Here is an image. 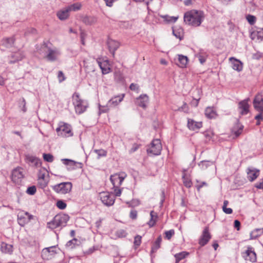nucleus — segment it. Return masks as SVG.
<instances>
[{
  "instance_id": "obj_51",
  "label": "nucleus",
  "mask_w": 263,
  "mask_h": 263,
  "mask_svg": "<svg viewBox=\"0 0 263 263\" xmlns=\"http://www.w3.org/2000/svg\"><path fill=\"white\" fill-rule=\"evenodd\" d=\"M243 126L242 125L239 127V129L237 130H233V132L234 133L236 137H238L241 133L242 130Z\"/></svg>"
},
{
  "instance_id": "obj_21",
  "label": "nucleus",
  "mask_w": 263,
  "mask_h": 263,
  "mask_svg": "<svg viewBox=\"0 0 263 263\" xmlns=\"http://www.w3.org/2000/svg\"><path fill=\"white\" fill-rule=\"evenodd\" d=\"M229 60L232 62V68L234 70L237 71H240L242 70V63L241 61L233 57L230 58Z\"/></svg>"
},
{
  "instance_id": "obj_42",
  "label": "nucleus",
  "mask_w": 263,
  "mask_h": 263,
  "mask_svg": "<svg viewBox=\"0 0 263 263\" xmlns=\"http://www.w3.org/2000/svg\"><path fill=\"white\" fill-rule=\"evenodd\" d=\"M182 179L183 180L184 185L187 187H190L192 185V182L191 180L187 178H186L185 175L183 176Z\"/></svg>"
},
{
  "instance_id": "obj_39",
  "label": "nucleus",
  "mask_w": 263,
  "mask_h": 263,
  "mask_svg": "<svg viewBox=\"0 0 263 263\" xmlns=\"http://www.w3.org/2000/svg\"><path fill=\"white\" fill-rule=\"evenodd\" d=\"M246 18L250 25H253L256 22V17L254 15L249 14L247 15Z\"/></svg>"
},
{
  "instance_id": "obj_15",
  "label": "nucleus",
  "mask_w": 263,
  "mask_h": 263,
  "mask_svg": "<svg viewBox=\"0 0 263 263\" xmlns=\"http://www.w3.org/2000/svg\"><path fill=\"white\" fill-rule=\"evenodd\" d=\"M249 100V99H245L240 101L238 104V108L241 115H246L249 112V105L248 103Z\"/></svg>"
},
{
  "instance_id": "obj_12",
  "label": "nucleus",
  "mask_w": 263,
  "mask_h": 263,
  "mask_svg": "<svg viewBox=\"0 0 263 263\" xmlns=\"http://www.w3.org/2000/svg\"><path fill=\"white\" fill-rule=\"evenodd\" d=\"M24 177L23 169L21 167H17L12 172V180L15 183H18Z\"/></svg>"
},
{
  "instance_id": "obj_58",
  "label": "nucleus",
  "mask_w": 263,
  "mask_h": 263,
  "mask_svg": "<svg viewBox=\"0 0 263 263\" xmlns=\"http://www.w3.org/2000/svg\"><path fill=\"white\" fill-rule=\"evenodd\" d=\"M115 195L116 196H120L121 194V190L118 188L114 187Z\"/></svg>"
},
{
  "instance_id": "obj_11",
  "label": "nucleus",
  "mask_w": 263,
  "mask_h": 263,
  "mask_svg": "<svg viewBox=\"0 0 263 263\" xmlns=\"http://www.w3.org/2000/svg\"><path fill=\"white\" fill-rule=\"evenodd\" d=\"M253 106L255 110L263 114V97L260 94L257 95L253 100Z\"/></svg>"
},
{
  "instance_id": "obj_52",
  "label": "nucleus",
  "mask_w": 263,
  "mask_h": 263,
  "mask_svg": "<svg viewBox=\"0 0 263 263\" xmlns=\"http://www.w3.org/2000/svg\"><path fill=\"white\" fill-rule=\"evenodd\" d=\"M117 234L119 237H123L126 236V233L124 230H120L117 232Z\"/></svg>"
},
{
  "instance_id": "obj_28",
  "label": "nucleus",
  "mask_w": 263,
  "mask_h": 263,
  "mask_svg": "<svg viewBox=\"0 0 263 263\" xmlns=\"http://www.w3.org/2000/svg\"><path fill=\"white\" fill-rule=\"evenodd\" d=\"M188 58L186 56L179 54L178 62L177 63V65L181 68H184L188 63Z\"/></svg>"
},
{
  "instance_id": "obj_19",
  "label": "nucleus",
  "mask_w": 263,
  "mask_h": 263,
  "mask_svg": "<svg viewBox=\"0 0 263 263\" xmlns=\"http://www.w3.org/2000/svg\"><path fill=\"white\" fill-rule=\"evenodd\" d=\"M107 45L110 52L114 56L115 51L120 46V43L115 40L109 39L108 40Z\"/></svg>"
},
{
  "instance_id": "obj_55",
  "label": "nucleus",
  "mask_w": 263,
  "mask_h": 263,
  "mask_svg": "<svg viewBox=\"0 0 263 263\" xmlns=\"http://www.w3.org/2000/svg\"><path fill=\"white\" fill-rule=\"evenodd\" d=\"M106 3V5L108 7H111L113 5V3L117 0H104Z\"/></svg>"
},
{
  "instance_id": "obj_17",
  "label": "nucleus",
  "mask_w": 263,
  "mask_h": 263,
  "mask_svg": "<svg viewBox=\"0 0 263 263\" xmlns=\"http://www.w3.org/2000/svg\"><path fill=\"white\" fill-rule=\"evenodd\" d=\"M148 100V97L146 95H141L137 98L136 104L143 108H145Z\"/></svg>"
},
{
  "instance_id": "obj_60",
  "label": "nucleus",
  "mask_w": 263,
  "mask_h": 263,
  "mask_svg": "<svg viewBox=\"0 0 263 263\" xmlns=\"http://www.w3.org/2000/svg\"><path fill=\"white\" fill-rule=\"evenodd\" d=\"M240 227V222L238 220L234 221V227L237 230H239Z\"/></svg>"
},
{
  "instance_id": "obj_6",
  "label": "nucleus",
  "mask_w": 263,
  "mask_h": 263,
  "mask_svg": "<svg viewBox=\"0 0 263 263\" xmlns=\"http://www.w3.org/2000/svg\"><path fill=\"white\" fill-rule=\"evenodd\" d=\"M72 183L69 182H62L54 186V190L62 194H65L70 192L72 189Z\"/></svg>"
},
{
  "instance_id": "obj_26",
  "label": "nucleus",
  "mask_w": 263,
  "mask_h": 263,
  "mask_svg": "<svg viewBox=\"0 0 263 263\" xmlns=\"http://www.w3.org/2000/svg\"><path fill=\"white\" fill-rule=\"evenodd\" d=\"M97 62L102 70L103 74H107L110 72V68H109L108 62L106 61L101 62L97 60Z\"/></svg>"
},
{
  "instance_id": "obj_35",
  "label": "nucleus",
  "mask_w": 263,
  "mask_h": 263,
  "mask_svg": "<svg viewBox=\"0 0 263 263\" xmlns=\"http://www.w3.org/2000/svg\"><path fill=\"white\" fill-rule=\"evenodd\" d=\"M46 172L47 170L44 168L40 169L38 172V178L40 180H44Z\"/></svg>"
},
{
  "instance_id": "obj_56",
  "label": "nucleus",
  "mask_w": 263,
  "mask_h": 263,
  "mask_svg": "<svg viewBox=\"0 0 263 263\" xmlns=\"http://www.w3.org/2000/svg\"><path fill=\"white\" fill-rule=\"evenodd\" d=\"M129 88L132 90H134V91H137L139 89V86L137 84H134V83H132L129 86Z\"/></svg>"
},
{
  "instance_id": "obj_5",
  "label": "nucleus",
  "mask_w": 263,
  "mask_h": 263,
  "mask_svg": "<svg viewBox=\"0 0 263 263\" xmlns=\"http://www.w3.org/2000/svg\"><path fill=\"white\" fill-rule=\"evenodd\" d=\"M162 150V145L159 139L154 140L147 152L148 154H152L154 155H159L161 153Z\"/></svg>"
},
{
  "instance_id": "obj_63",
  "label": "nucleus",
  "mask_w": 263,
  "mask_h": 263,
  "mask_svg": "<svg viewBox=\"0 0 263 263\" xmlns=\"http://www.w3.org/2000/svg\"><path fill=\"white\" fill-rule=\"evenodd\" d=\"M258 31H254L253 32H252V33L251 34V38L252 39V40H254L255 39V36H257L256 34L257 33H258Z\"/></svg>"
},
{
  "instance_id": "obj_24",
  "label": "nucleus",
  "mask_w": 263,
  "mask_h": 263,
  "mask_svg": "<svg viewBox=\"0 0 263 263\" xmlns=\"http://www.w3.org/2000/svg\"><path fill=\"white\" fill-rule=\"evenodd\" d=\"M259 171L256 169H248L247 175L249 181H253L259 176Z\"/></svg>"
},
{
  "instance_id": "obj_38",
  "label": "nucleus",
  "mask_w": 263,
  "mask_h": 263,
  "mask_svg": "<svg viewBox=\"0 0 263 263\" xmlns=\"http://www.w3.org/2000/svg\"><path fill=\"white\" fill-rule=\"evenodd\" d=\"M210 162L208 161H202L199 164L198 166L201 170H205L209 166Z\"/></svg>"
},
{
  "instance_id": "obj_50",
  "label": "nucleus",
  "mask_w": 263,
  "mask_h": 263,
  "mask_svg": "<svg viewBox=\"0 0 263 263\" xmlns=\"http://www.w3.org/2000/svg\"><path fill=\"white\" fill-rule=\"evenodd\" d=\"M58 77L59 81L60 82H62V81H64L65 79L64 74L62 71H59Z\"/></svg>"
},
{
  "instance_id": "obj_25",
  "label": "nucleus",
  "mask_w": 263,
  "mask_h": 263,
  "mask_svg": "<svg viewBox=\"0 0 263 263\" xmlns=\"http://www.w3.org/2000/svg\"><path fill=\"white\" fill-rule=\"evenodd\" d=\"M14 41L15 39L14 36L6 37L2 39V43L4 46L10 48L13 46Z\"/></svg>"
},
{
  "instance_id": "obj_43",
  "label": "nucleus",
  "mask_w": 263,
  "mask_h": 263,
  "mask_svg": "<svg viewBox=\"0 0 263 263\" xmlns=\"http://www.w3.org/2000/svg\"><path fill=\"white\" fill-rule=\"evenodd\" d=\"M36 191V187L34 185L28 187L26 193L30 195H34Z\"/></svg>"
},
{
  "instance_id": "obj_61",
  "label": "nucleus",
  "mask_w": 263,
  "mask_h": 263,
  "mask_svg": "<svg viewBox=\"0 0 263 263\" xmlns=\"http://www.w3.org/2000/svg\"><path fill=\"white\" fill-rule=\"evenodd\" d=\"M139 147V145H138L137 144H134L133 145V147H132V148L130 149V152H134L136 151H137Z\"/></svg>"
},
{
  "instance_id": "obj_1",
  "label": "nucleus",
  "mask_w": 263,
  "mask_h": 263,
  "mask_svg": "<svg viewBox=\"0 0 263 263\" xmlns=\"http://www.w3.org/2000/svg\"><path fill=\"white\" fill-rule=\"evenodd\" d=\"M205 15L203 11L192 10L186 12L184 15V22L192 26H199L204 19Z\"/></svg>"
},
{
  "instance_id": "obj_49",
  "label": "nucleus",
  "mask_w": 263,
  "mask_h": 263,
  "mask_svg": "<svg viewBox=\"0 0 263 263\" xmlns=\"http://www.w3.org/2000/svg\"><path fill=\"white\" fill-rule=\"evenodd\" d=\"M173 34L177 37V38H178L180 40H181L182 37H183V35H182V30L181 31H177V30H173Z\"/></svg>"
},
{
  "instance_id": "obj_32",
  "label": "nucleus",
  "mask_w": 263,
  "mask_h": 263,
  "mask_svg": "<svg viewBox=\"0 0 263 263\" xmlns=\"http://www.w3.org/2000/svg\"><path fill=\"white\" fill-rule=\"evenodd\" d=\"M162 241V238L161 236H159L156 241L155 242L154 244L153 245V246L152 248V251L151 252L152 253L155 252L160 247V244Z\"/></svg>"
},
{
  "instance_id": "obj_23",
  "label": "nucleus",
  "mask_w": 263,
  "mask_h": 263,
  "mask_svg": "<svg viewBox=\"0 0 263 263\" xmlns=\"http://www.w3.org/2000/svg\"><path fill=\"white\" fill-rule=\"evenodd\" d=\"M62 161L63 162L64 164L71 167L72 169H76L78 167H82L81 163L77 162L73 160L68 159H62Z\"/></svg>"
},
{
  "instance_id": "obj_7",
  "label": "nucleus",
  "mask_w": 263,
  "mask_h": 263,
  "mask_svg": "<svg viewBox=\"0 0 263 263\" xmlns=\"http://www.w3.org/2000/svg\"><path fill=\"white\" fill-rule=\"evenodd\" d=\"M126 176V175L124 173L111 175L110 180L113 185V187H119Z\"/></svg>"
},
{
  "instance_id": "obj_3",
  "label": "nucleus",
  "mask_w": 263,
  "mask_h": 263,
  "mask_svg": "<svg viewBox=\"0 0 263 263\" xmlns=\"http://www.w3.org/2000/svg\"><path fill=\"white\" fill-rule=\"evenodd\" d=\"M69 219V217L67 214H58L51 221L47 223V227L51 229H54L58 227H65Z\"/></svg>"
},
{
  "instance_id": "obj_53",
  "label": "nucleus",
  "mask_w": 263,
  "mask_h": 263,
  "mask_svg": "<svg viewBox=\"0 0 263 263\" xmlns=\"http://www.w3.org/2000/svg\"><path fill=\"white\" fill-rule=\"evenodd\" d=\"M223 211L227 214H232L233 212V210L231 208H228L227 206H222Z\"/></svg>"
},
{
  "instance_id": "obj_34",
  "label": "nucleus",
  "mask_w": 263,
  "mask_h": 263,
  "mask_svg": "<svg viewBox=\"0 0 263 263\" xmlns=\"http://www.w3.org/2000/svg\"><path fill=\"white\" fill-rule=\"evenodd\" d=\"M189 253L186 252H182L175 254V257L176 258V262H179L180 260L184 258Z\"/></svg>"
},
{
  "instance_id": "obj_30",
  "label": "nucleus",
  "mask_w": 263,
  "mask_h": 263,
  "mask_svg": "<svg viewBox=\"0 0 263 263\" xmlns=\"http://www.w3.org/2000/svg\"><path fill=\"white\" fill-rule=\"evenodd\" d=\"M263 234L262 229H256L250 233V239H254Z\"/></svg>"
},
{
  "instance_id": "obj_29",
  "label": "nucleus",
  "mask_w": 263,
  "mask_h": 263,
  "mask_svg": "<svg viewBox=\"0 0 263 263\" xmlns=\"http://www.w3.org/2000/svg\"><path fill=\"white\" fill-rule=\"evenodd\" d=\"M1 251L5 253L11 254L13 252V246L11 245L7 244L5 242L1 243Z\"/></svg>"
},
{
  "instance_id": "obj_54",
  "label": "nucleus",
  "mask_w": 263,
  "mask_h": 263,
  "mask_svg": "<svg viewBox=\"0 0 263 263\" xmlns=\"http://www.w3.org/2000/svg\"><path fill=\"white\" fill-rule=\"evenodd\" d=\"M137 216V212L136 210H132L130 212V217L133 219H136Z\"/></svg>"
},
{
  "instance_id": "obj_14",
  "label": "nucleus",
  "mask_w": 263,
  "mask_h": 263,
  "mask_svg": "<svg viewBox=\"0 0 263 263\" xmlns=\"http://www.w3.org/2000/svg\"><path fill=\"white\" fill-rule=\"evenodd\" d=\"M245 260H249L252 262H255L256 261V255L252 248L248 247L247 250L244 253L243 256Z\"/></svg>"
},
{
  "instance_id": "obj_16",
  "label": "nucleus",
  "mask_w": 263,
  "mask_h": 263,
  "mask_svg": "<svg viewBox=\"0 0 263 263\" xmlns=\"http://www.w3.org/2000/svg\"><path fill=\"white\" fill-rule=\"evenodd\" d=\"M124 96L125 95L123 93L112 97L108 101V105H110L111 107L117 106L122 101Z\"/></svg>"
},
{
  "instance_id": "obj_4",
  "label": "nucleus",
  "mask_w": 263,
  "mask_h": 263,
  "mask_svg": "<svg viewBox=\"0 0 263 263\" xmlns=\"http://www.w3.org/2000/svg\"><path fill=\"white\" fill-rule=\"evenodd\" d=\"M56 131L58 135L62 137H70L73 135L71 127L67 123H61L59 127L56 129Z\"/></svg>"
},
{
  "instance_id": "obj_36",
  "label": "nucleus",
  "mask_w": 263,
  "mask_h": 263,
  "mask_svg": "<svg viewBox=\"0 0 263 263\" xmlns=\"http://www.w3.org/2000/svg\"><path fill=\"white\" fill-rule=\"evenodd\" d=\"M81 7V4L79 3H77L68 6L67 8L69 11H71L78 10L80 9Z\"/></svg>"
},
{
  "instance_id": "obj_44",
  "label": "nucleus",
  "mask_w": 263,
  "mask_h": 263,
  "mask_svg": "<svg viewBox=\"0 0 263 263\" xmlns=\"http://www.w3.org/2000/svg\"><path fill=\"white\" fill-rule=\"evenodd\" d=\"M66 203L62 200H58L57 202V207L61 210L65 209L66 208Z\"/></svg>"
},
{
  "instance_id": "obj_9",
  "label": "nucleus",
  "mask_w": 263,
  "mask_h": 263,
  "mask_svg": "<svg viewBox=\"0 0 263 263\" xmlns=\"http://www.w3.org/2000/svg\"><path fill=\"white\" fill-rule=\"evenodd\" d=\"M56 253L55 247L52 246L43 249L42 251L41 256L43 259L49 260L51 259Z\"/></svg>"
},
{
  "instance_id": "obj_8",
  "label": "nucleus",
  "mask_w": 263,
  "mask_h": 263,
  "mask_svg": "<svg viewBox=\"0 0 263 263\" xmlns=\"http://www.w3.org/2000/svg\"><path fill=\"white\" fill-rule=\"evenodd\" d=\"M100 198L103 203L107 206L112 205L115 200V196L108 192L101 193Z\"/></svg>"
},
{
  "instance_id": "obj_31",
  "label": "nucleus",
  "mask_w": 263,
  "mask_h": 263,
  "mask_svg": "<svg viewBox=\"0 0 263 263\" xmlns=\"http://www.w3.org/2000/svg\"><path fill=\"white\" fill-rule=\"evenodd\" d=\"M69 11L67 8L65 10L60 11L57 13V16L61 20H64L66 19L69 16Z\"/></svg>"
},
{
  "instance_id": "obj_64",
  "label": "nucleus",
  "mask_w": 263,
  "mask_h": 263,
  "mask_svg": "<svg viewBox=\"0 0 263 263\" xmlns=\"http://www.w3.org/2000/svg\"><path fill=\"white\" fill-rule=\"evenodd\" d=\"M258 33H257L256 35L257 36V39L263 37V31L258 32Z\"/></svg>"
},
{
  "instance_id": "obj_45",
  "label": "nucleus",
  "mask_w": 263,
  "mask_h": 263,
  "mask_svg": "<svg viewBox=\"0 0 263 263\" xmlns=\"http://www.w3.org/2000/svg\"><path fill=\"white\" fill-rule=\"evenodd\" d=\"M94 152L98 155L99 157L106 156L107 154V152L102 149H95Z\"/></svg>"
},
{
  "instance_id": "obj_62",
  "label": "nucleus",
  "mask_w": 263,
  "mask_h": 263,
  "mask_svg": "<svg viewBox=\"0 0 263 263\" xmlns=\"http://www.w3.org/2000/svg\"><path fill=\"white\" fill-rule=\"evenodd\" d=\"M199 61L201 64H203L205 62V58L201 55L198 56Z\"/></svg>"
},
{
  "instance_id": "obj_57",
  "label": "nucleus",
  "mask_w": 263,
  "mask_h": 263,
  "mask_svg": "<svg viewBox=\"0 0 263 263\" xmlns=\"http://www.w3.org/2000/svg\"><path fill=\"white\" fill-rule=\"evenodd\" d=\"M255 187L259 189H263V179L255 184Z\"/></svg>"
},
{
  "instance_id": "obj_41",
  "label": "nucleus",
  "mask_w": 263,
  "mask_h": 263,
  "mask_svg": "<svg viewBox=\"0 0 263 263\" xmlns=\"http://www.w3.org/2000/svg\"><path fill=\"white\" fill-rule=\"evenodd\" d=\"M167 22H175L178 18V16H169L167 15L163 17Z\"/></svg>"
},
{
  "instance_id": "obj_18",
  "label": "nucleus",
  "mask_w": 263,
  "mask_h": 263,
  "mask_svg": "<svg viewBox=\"0 0 263 263\" xmlns=\"http://www.w3.org/2000/svg\"><path fill=\"white\" fill-rule=\"evenodd\" d=\"M26 160L30 163V165L33 166L38 167L41 165V161L40 159L35 156L27 155L26 156Z\"/></svg>"
},
{
  "instance_id": "obj_33",
  "label": "nucleus",
  "mask_w": 263,
  "mask_h": 263,
  "mask_svg": "<svg viewBox=\"0 0 263 263\" xmlns=\"http://www.w3.org/2000/svg\"><path fill=\"white\" fill-rule=\"evenodd\" d=\"M151 219L148 222V224L150 227H152L154 226L156 222V219L157 218V215L156 213H155L154 211H151Z\"/></svg>"
},
{
  "instance_id": "obj_37",
  "label": "nucleus",
  "mask_w": 263,
  "mask_h": 263,
  "mask_svg": "<svg viewBox=\"0 0 263 263\" xmlns=\"http://www.w3.org/2000/svg\"><path fill=\"white\" fill-rule=\"evenodd\" d=\"M44 160L48 162H52L53 161V156L50 154H43Z\"/></svg>"
},
{
  "instance_id": "obj_40",
  "label": "nucleus",
  "mask_w": 263,
  "mask_h": 263,
  "mask_svg": "<svg viewBox=\"0 0 263 263\" xmlns=\"http://www.w3.org/2000/svg\"><path fill=\"white\" fill-rule=\"evenodd\" d=\"M111 106L110 105H108V103H107L106 106H99V111L100 113L101 112H107L109 110Z\"/></svg>"
},
{
  "instance_id": "obj_46",
  "label": "nucleus",
  "mask_w": 263,
  "mask_h": 263,
  "mask_svg": "<svg viewBox=\"0 0 263 263\" xmlns=\"http://www.w3.org/2000/svg\"><path fill=\"white\" fill-rule=\"evenodd\" d=\"M141 236L139 235H137L134 238V245L136 247H138L140 245L141 243Z\"/></svg>"
},
{
  "instance_id": "obj_47",
  "label": "nucleus",
  "mask_w": 263,
  "mask_h": 263,
  "mask_svg": "<svg viewBox=\"0 0 263 263\" xmlns=\"http://www.w3.org/2000/svg\"><path fill=\"white\" fill-rule=\"evenodd\" d=\"M175 232L174 230H171L170 231H166L165 232V238L170 240L172 237L174 235Z\"/></svg>"
},
{
  "instance_id": "obj_48",
  "label": "nucleus",
  "mask_w": 263,
  "mask_h": 263,
  "mask_svg": "<svg viewBox=\"0 0 263 263\" xmlns=\"http://www.w3.org/2000/svg\"><path fill=\"white\" fill-rule=\"evenodd\" d=\"M77 241L78 240H77V239L74 238V239H73L68 241L67 244H66V246L67 247H69L71 248H73L74 247V246H75L76 242H77Z\"/></svg>"
},
{
  "instance_id": "obj_20",
  "label": "nucleus",
  "mask_w": 263,
  "mask_h": 263,
  "mask_svg": "<svg viewBox=\"0 0 263 263\" xmlns=\"http://www.w3.org/2000/svg\"><path fill=\"white\" fill-rule=\"evenodd\" d=\"M201 122H196L193 119H188L187 126L191 130H195L199 129L202 127Z\"/></svg>"
},
{
  "instance_id": "obj_13",
  "label": "nucleus",
  "mask_w": 263,
  "mask_h": 263,
  "mask_svg": "<svg viewBox=\"0 0 263 263\" xmlns=\"http://www.w3.org/2000/svg\"><path fill=\"white\" fill-rule=\"evenodd\" d=\"M211 238V235L209 232V228L206 227L202 233L199 240V243L201 246H205Z\"/></svg>"
},
{
  "instance_id": "obj_27",
  "label": "nucleus",
  "mask_w": 263,
  "mask_h": 263,
  "mask_svg": "<svg viewBox=\"0 0 263 263\" xmlns=\"http://www.w3.org/2000/svg\"><path fill=\"white\" fill-rule=\"evenodd\" d=\"M205 115L207 118L212 119L216 118L217 114L213 107H208L205 110Z\"/></svg>"
},
{
  "instance_id": "obj_2",
  "label": "nucleus",
  "mask_w": 263,
  "mask_h": 263,
  "mask_svg": "<svg viewBox=\"0 0 263 263\" xmlns=\"http://www.w3.org/2000/svg\"><path fill=\"white\" fill-rule=\"evenodd\" d=\"M72 104L75 112L78 115L84 113L88 107V103L86 100L82 99L78 92H74L72 96Z\"/></svg>"
},
{
  "instance_id": "obj_22",
  "label": "nucleus",
  "mask_w": 263,
  "mask_h": 263,
  "mask_svg": "<svg viewBox=\"0 0 263 263\" xmlns=\"http://www.w3.org/2000/svg\"><path fill=\"white\" fill-rule=\"evenodd\" d=\"M60 54V52L59 50L49 49V52L46 56V58L49 61H55L58 59V57Z\"/></svg>"
},
{
  "instance_id": "obj_59",
  "label": "nucleus",
  "mask_w": 263,
  "mask_h": 263,
  "mask_svg": "<svg viewBox=\"0 0 263 263\" xmlns=\"http://www.w3.org/2000/svg\"><path fill=\"white\" fill-rule=\"evenodd\" d=\"M255 119L257 120H258V122L257 123V125H259V121L260 120H263V117L262 116V114H261L260 112L259 114L257 115L255 117Z\"/></svg>"
},
{
  "instance_id": "obj_10",
  "label": "nucleus",
  "mask_w": 263,
  "mask_h": 263,
  "mask_svg": "<svg viewBox=\"0 0 263 263\" xmlns=\"http://www.w3.org/2000/svg\"><path fill=\"white\" fill-rule=\"evenodd\" d=\"M32 218V216L28 212H21L18 214L17 220L19 224L24 226Z\"/></svg>"
}]
</instances>
